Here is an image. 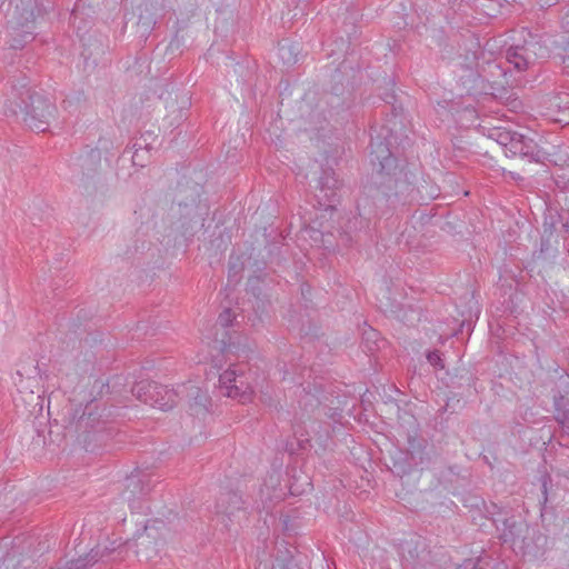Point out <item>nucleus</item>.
Instances as JSON below:
<instances>
[{
	"instance_id": "obj_1",
	"label": "nucleus",
	"mask_w": 569,
	"mask_h": 569,
	"mask_svg": "<svg viewBox=\"0 0 569 569\" xmlns=\"http://www.w3.org/2000/svg\"><path fill=\"white\" fill-rule=\"evenodd\" d=\"M393 140V130L386 126L376 137L371 136L370 162L376 171L375 186L366 187L365 194L357 202V214L346 223L347 232L369 230L372 218L383 211L392 197L403 198V201L413 199L411 193L415 189L401 178L405 174L390 150Z\"/></svg>"
},
{
	"instance_id": "obj_2",
	"label": "nucleus",
	"mask_w": 569,
	"mask_h": 569,
	"mask_svg": "<svg viewBox=\"0 0 569 569\" xmlns=\"http://www.w3.org/2000/svg\"><path fill=\"white\" fill-rule=\"evenodd\" d=\"M2 110L6 117L20 118L22 123L36 132H46L56 120L58 109L46 96L28 87L26 74H12L8 81Z\"/></svg>"
},
{
	"instance_id": "obj_3",
	"label": "nucleus",
	"mask_w": 569,
	"mask_h": 569,
	"mask_svg": "<svg viewBox=\"0 0 569 569\" xmlns=\"http://www.w3.org/2000/svg\"><path fill=\"white\" fill-rule=\"evenodd\" d=\"M52 8L50 0H14L9 23L12 24L14 36L11 40L12 49H22L26 43L34 39L33 27L38 19H42Z\"/></svg>"
},
{
	"instance_id": "obj_4",
	"label": "nucleus",
	"mask_w": 569,
	"mask_h": 569,
	"mask_svg": "<svg viewBox=\"0 0 569 569\" xmlns=\"http://www.w3.org/2000/svg\"><path fill=\"white\" fill-rule=\"evenodd\" d=\"M110 412L107 413V408L101 407L96 399H92L83 409L76 408L73 412H70L67 429L78 433V437H82L83 443L89 447L92 441L103 440Z\"/></svg>"
},
{
	"instance_id": "obj_5",
	"label": "nucleus",
	"mask_w": 569,
	"mask_h": 569,
	"mask_svg": "<svg viewBox=\"0 0 569 569\" xmlns=\"http://www.w3.org/2000/svg\"><path fill=\"white\" fill-rule=\"evenodd\" d=\"M360 73L349 60H343L331 74V91L328 96V104L336 110L349 109L355 101L353 83Z\"/></svg>"
},
{
	"instance_id": "obj_6",
	"label": "nucleus",
	"mask_w": 569,
	"mask_h": 569,
	"mask_svg": "<svg viewBox=\"0 0 569 569\" xmlns=\"http://www.w3.org/2000/svg\"><path fill=\"white\" fill-rule=\"evenodd\" d=\"M132 391L143 402H150L151 406L158 407L163 411L172 409L181 399V386L176 390L156 382H140Z\"/></svg>"
},
{
	"instance_id": "obj_7",
	"label": "nucleus",
	"mask_w": 569,
	"mask_h": 569,
	"mask_svg": "<svg viewBox=\"0 0 569 569\" xmlns=\"http://www.w3.org/2000/svg\"><path fill=\"white\" fill-rule=\"evenodd\" d=\"M548 50L533 37L523 44L512 46L506 51V60L518 72H523L536 64L539 59L547 58Z\"/></svg>"
},
{
	"instance_id": "obj_8",
	"label": "nucleus",
	"mask_w": 569,
	"mask_h": 569,
	"mask_svg": "<svg viewBox=\"0 0 569 569\" xmlns=\"http://www.w3.org/2000/svg\"><path fill=\"white\" fill-rule=\"evenodd\" d=\"M219 387L224 396L239 398L241 401L249 400L252 393V388L247 382L243 371L234 365L219 376Z\"/></svg>"
},
{
	"instance_id": "obj_9",
	"label": "nucleus",
	"mask_w": 569,
	"mask_h": 569,
	"mask_svg": "<svg viewBox=\"0 0 569 569\" xmlns=\"http://www.w3.org/2000/svg\"><path fill=\"white\" fill-rule=\"evenodd\" d=\"M101 162L100 147L92 148L80 157V167L82 169V177L79 187L87 196H93L98 192V184L103 189L104 184L100 183V179L94 180L98 168Z\"/></svg>"
},
{
	"instance_id": "obj_10",
	"label": "nucleus",
	"mask_w": 569,
	"mask_h": 569,
	"mask_svg": "<svg viewBox=\"0 0 569 569\" xmlns=\"http://www.w3.org/2000/svg\"><path fill=\"white\" fill-rule=\"evenodd\" d=\"M194 198L191 202L179 201V212L181 227L184 229V233L191 232L196 227H203L206 218L209 214V207L207 203L201 202L199 193L196 192Z\"/></svg>"
},
{
	"instance_id": "obj_11",
	"label": "nucleus",
	"mask_w": 569,
	"mask_h": 569,
	"mask_svg": "<svg viewBox=\"0 0 569 569\" xmlns=\"http://www.w3.org/2000/svg\"><path fill=\"white\" fill-rule=\"evenodd\" d=\"M502 526L500 538L503 542L518 546L523 551H531V543L528 541L530 527L526 521L510 517L502 520Z\"/></svg>"
},
{
	"instance_id": "obj_12",
	"label": "nucleus",
	"mask_w": 569,
	"mask_h": 569,
	"mask_svg": "<svg viewBox=\"0 0 569 569\" xmlns=\"http://www.w3.org/2000/svg\"><path fill=\"white\" fill-rule=\"evenodd\" d=\"M477 60L478 54L477 51L473 50L471 52V57H469V54L466 56V63L461 64V73L459 74V81L467 91V93L469 94L486 90V87L480 74V69L473 68V64L478 67V64L476 63Z\"/></svg>"
},
{
	"instance_id": "obj_13",
	"label": "nucleus",
	"mask_w": 569,
	"mask_h": 569,
	"mask_svg": "<svg viewBox=\"0 0 569 569\" xmlns=\"http://www.w3.org/2000/svg\"><path fill=\"white\" fill-rule=\"evenodd\" d=\"M400 550L403 561L412 567L420 566L429 559L426 539L420 536H415L402 541Z\"/></svg>"
},
{
	"instance_id": "obj_14",
	"label": "nucleus",
	"mask_w": 569,
	"mask_h": 569,
	"mask_svg": "<svg viewBox=\"0 0 569 569\" xmlns=\"http://www.w3.org/2000/svg\"><path fill=\"white\" fill-rule=\"evenodd\" d=\"M339 189V181L336 178V173L331 168H323L318 179L316 197L319 203L325 207H332L337 199Z\"/></svg>"
},
{
	"instance_id": "obj_15",
	"label": "nucleus",
	"mask_w": 569,
	"mask_h": 569,
	"mask_svg": "<svg viewBox=\"0 0 569 569\" xmlns=\"http://www.w3.org/2000/svg\"><path fill=\"white\" fill-rule=\"evenodd\" d=\"M517 156L527 160L528 162L536 163L542 162L545 158V153L538 143L532 138H529L522 133L518 134L509 157Z\"/></svg>"
},
{
	"instance_id": "obj_16",
	"label": "nucleus",
	"mask_w": 569,
	"mask_h": 569,
	"mask_svg": "<svg viewBox=\"0 0 569 569\" xmlns=\"http://www.w3.org/2000/svg\"><path fill=\"white\" fill-rule=\"evenodd\" d=\"M150 490V483L149 480L146 479V476L140 477L138 475H131L126 479L123 499L130 502L148 495Z\"/></svg>"
},
{
	"instance_id": "obj_17",
	"label": "nucleus",
	"mask_w": 569,
	"mask_h": 569,
	"mask_svg": "<svg viewBox=\"0 0 569 569\" xmlns=\"http://www.w3.org/2000/svg\"><path fill=\"white\" fill-rule=\"evenodd\" d=\"M242 506L241 497L233 491L222 493L216 503V512L223 513L228 517L232 516L234 511L240 510Z\"/></svg>"
},
{
	"instance_id": "obj_18",
	"label": "nucleus",
	"mask_w": 569,
	"mask_h": 569,
	"mask_svg": "<svg viewBox=\"0 0 569 569\" xmlns=\"http://www.w3.org/2000/svg\"><path fill=\"white\" fill-rule=\"evenodd\" d=\"M518 134L519 132L506 128H493L489 137L503 147L506 156L509 157Z\"/></svg>"
},
{
	"instance_id": "obj_19",
	"label": "nucleus",
	"mask_w": 569,
	"mask_h": 569,
	"mask_svg": "<svg viewBox=\"0 0 569 569\" xmlns=\"http://www.w3.org/2000/svg\"><path fill=\"white\" fill-rule=\"evenodd\" d=\"M188 398L190 407L199 406L203 410H207L208 396L201 391V389L194 385H181V399Z\"/></svg>"
},
{
	"instance_id": "obj_20",
	"label": "nucleus",
	"mask_w": 569,
	"mask_h": 569,
	"mask_svg": "<svg viewBox=\"0 0 569 569\" xmlns=\"http://www.w3.org/2000/svg\"><path fill=\"white\" fill-rule=\"evenodd\" d=\"M479 69L483 83H497L498 79L506 74L505 69L496 60L487 61Z\"/></svg>"
},
{
	"instance_id": "obj_21",
	"label": "nucleus",
	"mask_w": 569,
	"mask_h": 569,
	"mask_svg": "<svg viewBox=\"0 0 569 569\" xmlns=\"http://www.w3.org/2000/svg\"><path fill=\"white\" fill-rule=\"evenodd\" d=\"M408 452L416 465L422 463L427 457V442L425 439L409 437Z\"/></svg>"
},
{
	"instance_id": "obj_22",
	"label": "nucleus",
	"mask_w": 569,
	"mask_h": 569,
	"mask_svg": "<svg viewBox=\"0 0 569 569\" xmlns=\"http://www.w3.org/2000/svg\"><path fill=\"white\" fill-rule=\"evenodd\" d=\"M555 419L561 427L569 429V400L563 396L555 397Z\"/></svg>"
},
{
	"instance_id": "obj_23",
	"label": "nucleus",
	"mask_w": 569,
	"mask_h": 569,
	"mask_svg": "<svg viewBox=\"0 0 569 569\" xmlns=\"http://www.w3.org/2000/svg\"><path fill=\"white\" fill-rule=\"evenodd\" d=\"M531 543V551H523L525 553H532L535 556L542 553L547 547L548 538L546 535L535 528H530L529 539Z\"/></svg>"
},
{
	"instance_id": "obj_24",
	"label": "nucleus",
	"mask_w": 569,
	"mask_h": 569,
	"mask_svg": "<svg viewBox=\"0 0 569 569\" xmlns=\"http://www.w3.org/2000/svg\"><path fill=\"white\" fill-rule=\"evenodd\" d=\"M149 138L154 139V137H152V133L150 131L146 132L144 134H141L140 138L134 140V142L132 144V149H133L132 163L133 164H141L139 162V151H144L146 153H148L150 151L151 143L149 142Z\"/></svg>"
},
{
	"instance_id": "obj_25",
	"label": "nucleus",
	"mask_w": 569,
	"mask_h": 569,
	"mask_svg": "<svg viewBox=\"0 0 569 569\" xmlns=\"http://www.w3.org/2000/svg\"><path fill=\"white\" fill-rule=\"evenodd\" d=\"M362 341L369 352L376 351L380 348V343H383V340L380 339L379 332L371 327L363 330Z\"/></svg>"
},
{
	"instance_id": "obj_26",
	"label": "nucleus",
	"mask_w": 569,
	"mask_h": 569,
	"mask_svg": "<svg viewBox=\"0 0 569 569\" xmlns=\"http://www.w3.org/2000/svg\"><path fill=\"white\" fill-rule=\"evenodd\" d=\"M234 320V315L232 313L231 309L227 308L224 309L218 317L216 327H221L222 329H227L232 325Z\"/></svg>"
},
{
	"instance_id": "obj_27",
	"label": "nucleus",
	"mask_w": 569,
	"mask_h": 569,
	"mask_svg": "<svg viewBox=\"0 0 569 569\" xmlns=\"http://www.w3.org/2000/svg\"><path fill=\"white\" fill-rule=\"evenodd\" d=\"M427 360L428 362L435 367L436 369H443L445 363L441 358V353L439 350H432L427 353Z\"/></svg>"
},
{
	"instance_id": "obj_28",
	"label": "nucleus",
	"mask_w": 569,
	"mask_h": 569,
	"mask_svg": "<svg viewBox=\"0 0 569 569\" xmlns=\"http://www.w3.org/2000/svg\"><path fill=\"white\" fill-rule=\"evenodd\" d=\"M14 7V0H0V13L10 17Z\"/></svg>"
},
{
	"instance_id": "obj_29",
	"label": "nucleus",
	"mask_w": 569,
	"mask_h": 569,
	"mask_svg": "<svg viewBox=\"0 0 569 569\" xmlns=\"http://www.w3.org/2000/svg\"><path fill=\"white\" fill-rule=\"evenodd\" d=\"M242 270V267L233 263L229 266V280L234 281L236 283L240 280V272Z\"/></svg>"
},
{
	"instance_id": "obj_30",
	"label": "nucleus",
	"mask_w": 569,
	"mask_h": 569,
	"mask_svg": "<svg viewBox=\"0 0 569 569\" xmlns=\"http://www.w3.org/2000/svg\"><path fill=\"white\" fill-rule=\"evenodd\" d=\"M104 388H107V389L109 388V387H108V383H104V382H103V381H101V380H96V381H94V383H93V386H92V389H93V390H98V393H99V395H101V393H102V390H103Z\"/></svg>"
},
{
	"instance_id": "obj_31",
	"label": "nucleus",
	"mask_w": 569,
	"mask_h": 569,
	"mask_svg": "<svg viewBox=\"0 0 569 569\" xmlns=\"http://www.w3.org/2000/svg\"><path fill=\"white\" fill-rule=\"evenodd\" d=\"M219 348L222 350V351H228L230 349V345H228L224 339H221L219 341Z\"/></svg>"
},
{
	"instance_id": "obj_32",
	"label": "nucleus",
	"mask_w": 569,
	"mask_h": 569,
	"mask_svg": "<svg viewBox=\"0 0 569 569\" xmlns=\"http://www.w3.org/2000/svg\"><path fill=\"white\" fill-rule=\"evenodd\" d=\"M279 52H280L281 58L283 59V58H284V54H286L287 52H290V48H289L288 46H281V47L279 48Z\"/></svg>"
},
{
	"instance_id": "obj_33",
	"label": "nucleus",
	"mask_w": 569,
	"mask_h": 569,
	"mask_svg": "<svg viewBox=\"0 0 569 569\" xmlns=\"http://www.w3.org/2000/svg\"><path fill=\"white\" fill-rule=\"evenodd\" d=\"M142 151H139V162L141 164H138L139 167H143L144 166V161L147 160L143 156V153H141Z\"/></svg>"
},
{
	"instance_id": "obj_34",
	"label": "nucleus",
	"mask_w": 569,
	"mask_h": 569,
	"mask_svg": "<svg viewBox=\"0 0 569 569\" xmlns=\"http://www.w3.org/2000/svg\"><path fill=\"white\" fill-rule=\"evenodd\" d=\"M99 144L103 148V149H108V144H110V142L108 140H102L100 139L99 140Z\"/></svg>"
},
{
	"instance_id": "obj_35",
	"label": "nucleus",
	"mask_w": 569,
	"mask_h": 569,
	"mask_svg": "<svg viewBox=\"0 0 569 569\" xmlns=\"http://www.w3.org/2000/svg\"><path fill=\"white\" fill-rule=\"evenodd\" d=\"M383 99H385V101L387 103H392V101L395 100V96L393 94H387Z\"/></svg>"
},
{
	"instance_id": "obj_36",
	"label": "nucleus",
	"mask_w": 569,
	"mask_h": 569,
	"mask_svg": "<svg viewBox=\"0 0 569 569\" xmlns=\"http://www.w3.org/2000/svg\"><path fill=\"white\" fill-rule=\"evenodd\" d=\"M79 7L76 6L73 10L71 11V18L77 19L78 17Z\"/></svg>"
},
{
	"instance_id": "obj_37",
	"label": "nucleus",
	"mask_w": 569,
	"mask_h": 569,
	"mask_svg": "<svg viewBox=\"0 0 569 569\" xmlns=\"http://www.w3.org/2000/svg\"><path fill=\"white\" fill-rule=\"evenodd\" d=\"M542 493H543V498L546 501L547 500V482H546V480L542 483Z\"/></svg>"
},
{
	"instance_id": "obj_38",
	"label": "nucleus",
	"mask_w": 569,
	"mask_h": 569,
	"mask_svg": "<svg viewBox=\"0 0 569 569\" xmlns=\"http://www.w3.org/2000/svg\"><path fill=\"white\" fill-rule=\"evenodd\" d=\"M480 562H481V559H478L477 562L475 563L473 568L472 569H483L481 566H480Z\"/></svg>"
},
{
	"instance_id": "obj_39",
	"label": "nucleus",
	"mask_w": 569,
	"mask_h": 569,
	"mask_svg": "<svg viewBox=\"0 0 569 569\" xmlns=\"http://www.w3.org/2000/svg\"><path fill=\"white\" fill-rule=\"evenodd\" d=\"M153 22H154L153 17H149V18H147V21L143 23L149 26L150 23H153Z\"/></svg>"
},
{
	"instance_id": "obj_40",
	"label": "nucleus",
	"mask_w": 569,
	"mask_h": 569,
	"mask_svg": "<svg viewBox=\"0 0 569 569\" xmlns=\"http://www.w3.org/2000/svg\"><path fill=\"white\" fill-rule=\"evenodd\" d=\"M548 246V241H541V253L545 251V247Z\"/></svg>"
},
{
	"instance_id": "obj_41",
	"label": "nucleus",
	"mask_w": 569,
	"mask_h": 569,
	"mask_svg": "<svg viewBox=\"0 0 569 569\" xmlns=\"http://www.w3.org/2000/svg\"><path fill=\"white\" fill-rule=\"evenodd\" d=\"M471 44H472L473 47H479V43H478V42H473V41H472V42H471Z\"/></svg>"
},
{
	"instance_id": "obj_42",
	"label": "nucleus",
	"mask_w": 569,
	"mask_h": 569,
	"mask_svg": "<svg viewBox=\"0 0 569 569\" xmlns=\"http://www.w3.org/2000/svg\"><path fill=\"white\" fill-rule=\"evenodd\" d=\"M142 20H143V17H142V16H140V17H139V22H142Z\"/></svg>"
}]
</instances>
